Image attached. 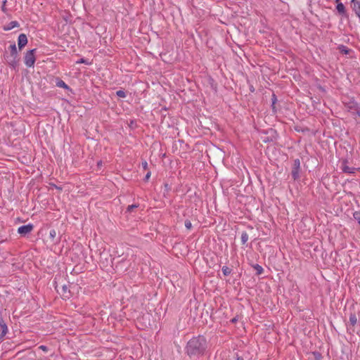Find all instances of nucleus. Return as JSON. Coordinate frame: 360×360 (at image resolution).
<instances>
[{
	"mask_svg": "<svg viewBox=\"0 0 360 360\" xmlns=\"http://www.w3.org/2000/svg\"><path fill=\"white\" fill-rule=\"evenodd\" d=\"M271 100H272V105H274L277 101V98H276V96L275 94L272 95Z\"/></svg>",
	"mask_w": 360,
	"mask_h": 360,
	"instance_id": "nucleus-29",
	"label": "nucleus"
},
{
	"mask_svg": "<svg viewBox=\"0 0 360 360\" xmlns=\"http://www.w3.org/2000/svg\"><path fill=\"white\" fill-rule=\"evenodd\" d=\"M340 50L341 52H343L346 54L348 53L349 51V50H348L347 47H345V46H342L341 47H340Z\"/></svg>",
	"mask_w": 360,
	"mask_h": 360,
	"instance_id": "nucleus-26",
	"label": "nucleus"
},
{
	"mask_svg": "<svg viewBox=\"0 0 360 360\" xmlns=\"http://www.w3.org/2000/svg\"><path fill=\"white\" fill-rule=\"evenodd\" d=\"M34 226L31 224L21 226L18 228V232L20 235L25 236L33 230Z\"/></svg>",
	"mask_w": 360,
	"mask_h": 360,
	"instance_id": "nucleus-4",
	"label": "nucleus"
},
{
	"mask_svg": "<svg viewBox=\"0 0 360 360\" xmlns=\"http://www.w3.org/2000/svg\"><path fill=\"white\" fill-rule=\"evenodd\" d=\"M27 44V37L25 34H20L18 39V45L20 50L24 48Z\"/></svg>",
	"mask_w": 360,
	"mask_h": 360,
	"instance_id": "nucleus-5",
	"label": "nucleus"
},
{
	"mask_svg": "<svg viewBox=\"0 0 360 360\" xmlns=\"http://www.w3.org/2000/svg\"><path fill=\"white\" fill-rule=\"evenodd\" d=\"M340 1V0H335V1H336L337 3H338V1Z\"/></svg>",
	"mask_w": 360,
	"mask_h": 360,
	"instance_id": "nucleus-35",
	"label": "nucleus"
},
{
	"mask_svg": "<svg viewBox=\"0 0 360 360\" xmlns=\"http://www.w3.org/2000/svg\"><path fill=\"white\" fill-rule=\"evenodd\" d=\"M293 168H300V161L299 159H295L293 161Z\"/></svg>",
	"mask_w": 360,
	"mask_h": 360,
	"instance_id": "nucleus-22",
	"label": "nucleus"
},
{
	"mask_svg": "<svg viewBox=\"0 0 360 360\" xmlns=\"http://www.w3.org/2000/svg\"><path fill=\"white\" fill-rule=\"evenodd\" d=\"M141 165L144 169H146L148 168V163L146 161L142 162Z\"/></svg>",
	"mask_w": 360,
	"mask_h": 360,
	"instance_id": "nucleus-30",
	"label": "nucleus"
},
{
	"mask_svg": "<svg viewBox=\"0 0 360 360\" xmlns=\"http://www.w3.org/2000/svg\"><path fill=\"white\" fill-rule=\"evenodd\" d=\"M0 328L1 329V333L0 335V340L3 339V338L6 335L8 332L7 326L2 318H0Z\"/></svg>",
	"mask_w": 360,
	"mask_h": 360,
	"instance_id": "nucleus-6",
	"label": "nucleus"
},
{
	"mask_svg": "<svg viewBox=\"0 0 360 360\" xmlns=\"http://www.w3.org/2000/svg\"><path fill=\"white\" fill-rule=\"evenodd\" d=\"M8 49L10 50V53L4 55L5 59L10 66L15 68L18 62V51L15 44L13 43V44H11Z\"/></svg>",
	"mask_w": 360,
	"mask_h": 360,
	"instance_id": "nucleus-2",
	"label": "nucleus"
},
{
	"mask_svg": "<svg viewBox=\"0 0 360 360\" xmlns=\"http://www.w3.org/2000/svg\"><path fill=\"white\" fill-rule=\"evenodd\" d=\"M253 268L256 270V271H257L256 273H257V275L262 274L263 273V271H264L263 268L260 265H259L257 264H255L253 266Z\"/></svg>",
	"mask_w": 360,
	"mask_h": 360,
	"instance_id": "nucleus-17",
	"label": "nucleus"
},
{
	"mask_svg": "<svg viewBox=\"0 0 360 360\" xmlns=\"http://www.w3.org/2000/svg\"><path fill=\"white\" fill-rule=\"evenodd\" d=\"M221 270H222L223 274L225 276H227L230 275L231 273V269L229 267L226 266H224L222 267Z\"/></svg>",
	"mask_w": 360,
	"mask_h": 360,
	"instance_id": "nucleus-18",
	"label": "nucleus"
},
{
	"mask_svg": "<svg viewBox=\"0 0 360 360\" xmlns=\"http://www.w3.org/2000/svg\"><path fill=\"white\" fill-rule=\"evenodd\" d=\"M236 321H237L236 318H233V319H231V322L232 323H236Z\"/></svg>",
	"mask_w": 360,
	"mask_h": 360,
	"instance_id": "nucleus-34",
	"label": "nucleus"
},
{
	"mask_svg": "<svg viewBox=\"0 0 360 360\" xmlns=\"http://www.w3.org/2000/svg\"><path fill=\"white\" fill-rule=\"evenodd\" d=\"M77 64H80V63H84V64H87V65H89L90 63H89L87 61V60L84 59V58H81L80 60H77L76 62Z\"/></svg>",
	"mask_w": 360,
	"mask_h": 360,
	"instance_id": "nucleus-25",
	"label": "nucleus"
},
{
	"mask_svg": "<svg viewBox=\"0 0 360 360\" xmlns=\"http://www.w3.org/2000/svg\"><path fill=\"white\" fill-rule=\"evenodd\" d=\"M236 360H243V358L237 355Z\"/></svg>",
	"mask_w": 360,
	"mask_h": 360,
	"instance_id": "nucleus-33",
	"label": "nucleus"
},
{
	"mask_svg": "<svg viewBox=\"0 0 360 360\" xmlns=\"http://www.w3.org/2000/svg\"><path fill=\"white\" fill-rule=\"evenodd\" d=\"M248 238H249L248 234L246 232L243 231L241 233V242H242V244L245 245L247 243V241L248 240Z\"/></svg>",
	"mask_w": 360,
	"mask_h": 360,
	"instance_id": "nucleus-16",
	"label": "nucleus"
},
{
	"mask_svg": "<svg viewBox=\"0 0 360 360\" xmlns=\"http://www.w3.org/2000/svg\"><path fill=\"white\" fill-rule=\"evenodd\" d=\"M58 291L65 298H69V297L70 295V290H68V287L65 285L62 286L60 291H59V290H58Z\"/></svg>",
	"mask_w": 360,
	"mask_h": 360,
	"instance_id": "nucleus-10",
	"label": "nucleus"
},
{
	"mask_svg": "<svg viewBox=\"0 0 360 360\" xmlns=\"http://www.w3.org/2000/svg\"><path fill=\"white\" fill-rule=\"evenodd\" d=\"M352 114H356L359 117H360V108L357 107L354 112H352Z\"/></svg>",
	"mask_w": 360,
	"mask_h": 360,
	"instance_id": "nucleus-28",
	"label": "nucleus"
},
{
	"mask_svg": "<svg viewBox=\"0 0 360 360\" xmlns=\"http://www.w3.org/2000/svg\"><path fill=\"white\" fill-rule=\"evenodd\" d=\"M39 349H41L44 352H48V350H49L48 347L46 346H45V345L39 346Z\"/></svg>",
	"mask_w": 360,
	"mask_h": 360,
	"instance_id": "nucleus-27",
	"label": "nucleus"
},
{
	"mask_svg": "<svg viewBox=\"0 0 360 360\" xmlns=\"http://www.w3.org/2000/svg\"><path fill=\"white\" fill-rule=\"evenodd\" d=\"M37 49H34L32 50L28 51L24 57V62L27 67L31 68L33 67L36 60L34 53L36 52Z\"/></svg>",
	"mask_w": 360,
	"mask_h": 360,
	"instance_id": "nucleus-3",
	"label": "nucleus"
},
{
	"mask_svg": "<svg viewBox=\"0 0 360 360\" xmlns=\"http://www.w3.org/2000/svg\"><path fill=\"white\" fill-rule=\"evenodd\" d=\"M209 347V342L202 335L193 337L190 339L186 347L185 353L190 359H200L206 354Z\"/></svg>",
	"mask_w": 360,
	"mask_h": 360,
	"instance_id": "nucleus-1",
	"label": "nucleus"
},
{
	"mask_svg": "<svg viewBox=\"0 0 360 360\" xmlns=\"http://www.w3.org/2000/svg\"><path fill=\"white\" fill-rule=\"evenodd\" d=\"M356 169L354 168V167H349L347 165H344L342 167V171L345 172V173H349V174H353L354 173Z\"/></svg>",
	"mask_w": 360,
	"mask_h": 360,
	"instance_id": "nucleus-15",
	"label": "nucleus"
},
{
	"mask_svg": "<svg viewBox=\"0 0 360 360\" xmlns=\"http://www.w3.org/2000/svg\"><path fill=\"white\" fill-rule=\"evenodd\" d=\"M353 217L356 221L359 223L360 225V211H356L353 214Z\"/></svg>",
	"mask_w": 360,
	"mask_h": 360,
	"instance_id": "nucleus-19",
	"label": "nucleus"
},
{
	"mask_svg": "<svg viewBox=\"0 0 360 360\" xmlns=\"http://www.w3.org/2000/svg\"><path fill=\"white\" fill-rule=\"evenodd\" d=\"M18 26L19 23L17 21H11L4 27V30L8 31Z\"/></svg>",
	"mask_w": 360,
	"mask_h": 360,
	"instance_id": "nucleus-9",
	"label": "nucleus"
},
{
	"mask_svg": "<svg viewBox=\"0 0 360 360\" xmlns=\"http://www.w3.org/2000/svg\"><path fill=\"white\" fill-rule=\"evenodd\" d=\"M6 0H4V5H3V6H2V10H3L4 11H5V7H4V6H5V4H6Z\"/></svg>",
	"mask_w": 360,
	"mask_h": 360,
	"instance_id": "nucleus-32",
	"label": "nucleus"
},
{
	"mask_svg": "<svg viewBox=\"0 0 360 360\" xmlns=\"http://www.w3.org/2000/svg\"><path fill=\"white\" fill-rule=\"evenodd\" d=\"M352 4L353 5L354 11H355L356 14L360 19V2L355 0H352Z\"/></svg>",
	"mask_w": 360,
	"mask_h": 360,
	"instance_id": "nucleus-8",
	"label": "nucleus"
},
{
	"mask_svg": "<svg viewBox=\"0 0 360 360\" xmlns=\"http://www.w3.org/2000/svg\"><path fill=\"white\" fill-rule=\"evenodd\" d=\"M136 207H138V205L136 204H133V205H129L127 207V212H131L134 208H136Z\"/></svg>",
	"mask_w": 360,
	"mask_h": 360,
	"instance_id": "nucleus-24",
	"label": "nucleus"
},
{
	"mask_svg": "<svg viewBox=\"0 0 360 360\" xmlns=\"http://www.w3.org/2000/svg\"><path fill=\"white\" fill-rule=\"evenodd\" d=\"M56 84L58 87H60L65 89H69L68 85L66 84L65 82L60 79H57Z\"/></svg>",
	"mask_w": 360,
	"mask_h": 360,
	"instance_id": "nucleus-12",
	"label": "nucleus"
},
{
	"mask_svg": "<svg viewBox=\"0 0 360 360\" xmlns=\"http://www.w3.org/2000/svg\"><path fill=\"white\" fill-rule=\"evenodd\" d=\"M357 322V318L354 313H351L349 315V323L350 325L354 326Z\"/></svg>",
	"mask_w": 360,
	"mask_h": 360,
	"instance_id": "nucleus-14",
	"label": "nucleus"
},
{
	"mask_svg": "<svg viewBox=\"0 0 360 360\" xmlns=\"http://www.w3.org/2000/svg\"><path fill=\"white\" fill-rule=\"evenodd\" d=\"M184 225L187 229H191L192 227V224H191V221H189V220H186Z\"/></svg>",
	"mask_w": 360,
	"mask_h": 360,
	"instance_id": "nucleus-23",
	"label": "nucleus"
},
{
	"mask_svg": "<svg viewBox=\"0 0 360 360\" xmlns=\"http://www.w3.org/2000/svg\"><path fill=\"white\" fill-rule=\"evenodd\" d=\"M116 95L120 98H125L127 96L125 91H124L122 90L117 91Z\"/></svg>",
	"mask_w": 360,
	"mask_h": 360,
	"instance_id": "nucleus-21",
	"label": "nucleus"
},
{
	"mask_svg": "<svg viewBox=\"0 0 360 360\" xmlns=\"http://www.w3.org/2000/svg\"><path fill=\"white\" fill-rule=\"evenodd\" d=\"M357 107V103L354 101H349V103H345V108L352 113L356 110Z\"/></svg>",
	"mask_w": 360,
	"mask_h": 360,
	"instance_id": "nucleus-7",
	"label": "nucleus"
},
{
	"mask_svg": "<svg viewBox=\"0 0 360 360\" xmlns=\"http://www.w3.org/2000/svg\"><path fill=\"white\" fill-rule=\"evenodd\" d=\"M150 174H151L150 172H148L146 174V176H145V180H146V181H148V180L149 179V178H150Z\"/></svg>",
	"mask_w": 360,
	"mask_h": 360,
	"instance_id": "nucleus-31",
	"label": "nucleus"
},
{
	"mask_svg": "<svg viewBox=\"0 0 360 360\" xmlns=\"http://www.w3.org/2000/svg\"><path fill=\"white\" fill-rule=\"evenodd\" d=\"M56 237V231L55 229H51L49 231V238L51 239V240H54Z\"/></svg>",
	"mask_w": 360,
	"mask_h": 360,
	"instance_id": "nucleus-20",
	"label": "nucleus"
},
{
	"mask_svg": "<svg viewBox=\"0 0 360 360\" xmlns=\"http://www.w3.org/2000/svg\"><path fill=\"white\" fill-rule=\"evenodd\" d=\"M300 169L298 168H293L292 169L291 175L294 180H297L300 178Z\"/></svg>",
	"mask_w": 360,
	"mask_h": 360,
	"instance_id": "nucleus-13",
	"label": "nucleus"
},
{
	"mask_svg": "<svg viewBox=\"0 0 360 360\" xmlns=\"http://www.w3.org/2000/svg\"><path fill=\"white\" fill-rule=\"evenodd\" d=\"M336 9L341 15H345L346 13L345 7L342 3H338Z\"/></svg>",
	"mask_w": 360,
	"mask_h": 360,
	"instance_id": "nucleus-11",
	"label": "nucleus"
}]
</instances>
